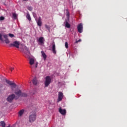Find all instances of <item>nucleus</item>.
I'll return each instance as SVG.
<instances>
[{"instance_id":"15","label":"nucleus","mask_w":127,"mask_h":127,"mask_svg":"<svg viewBox=\"0 0 127 127\" xmlns=\"http://www.w3.org/2000/svg\"><path fill=\"white\" fill-rule=\"evenodd\" d=\"M52 51L54 54H56V48L55 46V43L54 42L52 43Z\"/></svg>"},{"instance_id":"3","label":"nucleus","mask_w":127,"mask_h":127,"mask_svg":"<svg viewBox=\"0 0 127 127\" xmlns=\"http://www.w3.org/2000/svg\"><path fill=\"white\" fill-rule=\"evenodd\" d=\"M3 37L4 38V40H3V38H2V35H1V34H0V41H2V42H4L6 44H8V43H9V40H8V38H7V37H8V36L6 34H4L3 35Z\"/></svg>"},{"instance_id":"1","label":"nucleus","mask_w":127,"mask_h":127,"mask_svg":"<svg viewBox=\"0 0 127 127\" xmlns=\"http://www.w3.org/2000/svg\"><path fill=\"white\" fill-rule=\"evenodd\" d=\"M14 94L16 95V100H17L19 97H26L27 94L25 93H22L21 90L19 89H15L14 91Z\"/></svg>"},{"instance_id":"18","label":"nucleus","mask_w":127,"mask_h":127,"mask_svg":"<svg viewBox=\"0 0 127 127\" xmlns=\"http://www.w3.org/2000/svg\"><path fill=\"white\" fill-rule=\"evenodd\" d=\"M33 83L34 85H37V84L38 83V81H37V78H36V77H35L33 79Z\"/></svg>"},{"instance_id":"29","label":"nucleus","mask_w":127,"mask_h":127,"mask_svg":"<svg viewBox=\"0 0 127 127\" xmlns=\"http://www.w3.org/2000/svg\"><path fill=\"white\" fill-rule=\"evenodd\" d=\"M4 19V17L0 16V20H3Z\"/></svg>"},{"instance_id":"12","label":"nucleus","mask_w":127,"mask_h":127,"mask_svg":"<svg viewBox=\"0 0 127 127\" xmlns=\"http://www.w3.org/2000/svg\"><path fill=\"white\" fill-rule=\"evenodd\" d=\"M63 99V93L61 92H59L58 102H60L62 101Z\"/></svg>"},{"instance_id":"31","label":"nucleus","mask_w":127,"mask_h":127,"mask_svg":"<svg viewBox=\"0 0 127 127\" xmlns=\"http://www.w3.org/2000/svg\"><path fill=\"white\" fill-rule=\"evenodd\" d=\"M80 41H81V39H79L78 41H76V43H78V42H80Z\"/></svg>"},{"instance_id":"24","label":"nucleus","mask_w":127,"mask_h":127,"mask_svg":"<svg viewBox=\"0 0 127 127\" xmlns=\"http://www.w3.org/2000/svg\"><path fill=\"white\" fill-rule=\"evenodd\" d=\"M23 113H24V110H22L21 111H19V115L20 116H22V115H23Z\"/></svg>"},{"instance_id":"9","label":"nucleus","mask_w":127,"mask_h":127,"mask_svg":"<svg viewBox=\"0 0 127 127\" xmlns=\"http://www.w3.org/2000/svg\"><path fill=\"white\" fill-rule=\"evenodd\" d=\"M9 47H16V48H19V42L17 41H15L13 42L12 43H11L9 44Z\"/></svg>"},{"instance_id":"19","label":"nucleus","mask_w":127,"mask_h":127,"mask_svg":"<svg viewBox=\"0 0 127 127\" xmlns=\"http://www.w3.org/2000/svg\"><path fill=\"white\" fill-rule=\"evenodd\" d=\"M5 90V87L3 84H0V90L4 91Z\"/></svg>"},{"instance_id":"26","label":"nucleus","mask_w":127,"mask_h":127,"mask_svg":"<svg viewBox=\"0 0 127 127\" xmlns=\"http://www.w3.org/2000/svg\"><path fill=\"white\" fill-rule=\"evenodd\" d=\"M27 9L28 10H30V11H31L32 9H33V8H32L31 6H28Z\"/></svg>"},{"instance_id":"32","label":"nucleus","mask_w":127,"mask_h":127,"mask_svg":"<svg viewBox=\"0 0 127 127\" xmlns=\"http://www.w3.org/2000/svg\"><path fill=\"white\" fill-rule=\"evenodd\" d=\"M13 69H14V68H13V67H11V68H10V70H11V71H12V70H13Z\"/></svg>"},{"instance_id":"10","label":"nucleus","mask_w":127,"mask_h":127,"mask_svg":"<svg viewBox=\"0 0 127 127\" xmlns=\"http://www.w3.org/2000/svg\"><path fill=\"white\" fill-rule=\"evenodd\" d=\"M77 30L79 33H82L83 32V24L80 23L78 25Z\"/></svg>"},{"instance_id":"6","label":"nucleus","mask_w":127,"mask_h":127,"mask_svg":"<svg viewBox=\"0 0 127 127\" xmlns=\"http://www.w3.org/2000/svg\"><path fill=\"white\" fill-rule=\"evenodd\" d=\"M3 80H5L6 83L9 85L10 86V88L12 91H13L14 89H15L16 88V85L15 83L10 81V80H8L6 79H3Z\"/></svg>"},{"instance_id":"20","label":"nucleus","mask_w":127,"mask_h":127,"mask_svg":"<svg viewBox=\"0 0 127 127\" xmlns=\"http://www.w3.org/2000/svg\"><path fill=\"white\" fill-rule=\"evenodd\" d=\"M0 126L2 127H5V123L3 121H1L0 122Z\"/></svg>"},{"instance_id":"13","label":"nucleus","mask_w":127,"mask_h":127,"mask_svg":"<svg viewBox=\"0 0 127 127\" xmlns=\"http://www.w3.org/2000/svg\"><path fill=\"white\" fill-rule=\"evenodd\" d=\"M44 41H45L44 38L41 37L39 38V40H38L39 44L40 45L44 44Z\"/></svg>"},{"instance_id":"5","label":"nucleus","mask_w":127,"mask_h":127,"mask_svg":"<svg viewBox=\"0 0 127 127\" xmlns=\"http://www.w3.org/2000/svg\"><path fill=\"white\" fill-rule=\"evenodd\" d=\"M29 64L31 65L30 68H33V67L37 68L38 63L35 62V60L34 59L31 58L30 59Z\"/></svg>"},{"instance_id":"11","label":"nucleus","mask_w":127,"mask_h":127,"mask_svg":"<svg viewBox=\"0 0 127 127\" xmlns=\"http://www.w3.org/2000/svg\"><path fill=\"white\" fill-rule=\"evenodd\" d=\"M36 21L37 23V25L38 26H42V19H41V17H39L38 19H36Z\"/></svg>"},{"instance_id":"2","label":"nucleus","mask_w":127,"mask_h":127,"mask_svg":"<svg viewBox=\"0 0 127 127\" xmlns=\"http://www.w3.org/2000/svg\"><path fill=\"white\" fill-rule=\"evenodd\" d=\"M36 120V113L34 112H31L29 117V123H33L35 122Z\"/></svg>"},{"instance_id":"30","label":"nucleus","mask_w":127,"mask_h":127,"mask_svg":"<svg viewBox=\"0 0 127 127\" xmlns=\"http://www.w3.org/2000/svg\"><path fill=\"white\" fill-rule=\"evenodd\" d=\"M66 16H69V12L68 11V10H66Z\"/></svg>"},{"instance_id":"33","label":"nucleus","mask_w":127,"mask_h":127,"mask_svg":"<svg viewBox=\"0 0 127 127\" xmlns=\"http://www.w3.org/2000/svg\"><path fill=\"white\" fill-rule=\"evenodd\" d=\"M24 0V1H26V0Z\"/></svg>"},{"instance_id":"14","label":"nucleus","mask_w":127,"mask_h":127,"mask_svg":"<svg viewBox=\"0 0 127 127\" xmlns=\"http://www.w3.org/2000/svg\"><path fill=\"white\" fill-rule=\"evenodd\" d=\"M59 112L61 115H63V116H65V115H66V110L65 109H62L61 108H60Z\"/></svg>"},{"instance_id":"28","label":"nucleus","mask_w":127,"mask_h":127,"mask_svg":"<svg viewBox=\"0 0 127 127\" xmlns=\"http://www.w3.org/2000/svg\"><path fill=\"white\" fill-rule=\"evenodd\" d=\"M65 47L66 49L68 48V43L67 42L65 43Z\"/></svg>"},{"instance_id":"27","label":"nucleus","mask_w":127,"mask_h":127,"mask_svg":"<svg viewBox=\"0 0 127 127\" xmlns=\"http://www.w3.org/2000/svg\"><path fill=\"white\" fill-rule=\"evenodd\" d=\"M8 35L9 36V37H11V38H12V37H14V35L12 34H8Z\"/></svg>"},{"instance_id":"8","label":"nucleus","mask_w":127,"mask_h":127,"mask_svg":"<svg viewBox=\"0 0 127 127\" xmlns=\"http://www.w3.org/2000/svg\"><path fill=\"white\" fill-rule=\"evenodd\" d=\"M14 99H16V97L14 94H12L11 95H10L7 98V102H9V103H10V102H12V101L14 100Z\"/></svg>"},{"instance_id":"17","label":"nucleus","mask_w":127,"mask_h":127,"mask_svg":"<svg viewBox=\"0 0 127 127\" xmlns=\"http://www.w3.org/2000/svg\"><path fill=\"white\" fill-rule=\"evenodd\" d=\"M41 54H42V56L44 58V61H45V60H46V58H47V56L45 54V53H44V52H43V51L41 52Z\"/></svg>"},{"instance_id":"22","label":"nucleus","mask_w":127,"mask_h":127,"mask_svg":"<svg viewBox=\"0 0 127 127\" xmlns=\"http://www.w3.org/2000/svg\"><path fill=\"white\" fill-rule=\"evenodd\" d=\"M32 13H33V16L36 20V19H37V15H36V13L34 12H33Z\"/></svg>"},{"instance_id":"21","label":"nucleus","mask_w":127,"mask_h":127,"mask_svg":"<svg viewBox=\"0 0 127 127\" xmlns=\"http://www.w3.org/2000/svg\"><path fill=\"white\" fill-rule=\"evenodd\" d=\"M26 17L29 21L31 20V17H30V15L29 14V13H28L27 14Z\"/></svg>"},{"instance_id":"23","label":"nucleus","mask_w":127,"mask_h":127,"mask_svg":"<svg viewBox=\"0 0 127 127\" xmlns=\"http://www.w3.org/2000/svg\"><path fill=\"white\" fill-rule=\"evenodd\" d=\"M12 17L14 18V19H16L17 18V15L15 13L12 14Z\"/></svg>"},{"instance_id":"25","label":"nucleus","mask_w":127,"mask_h":127,"mask_svg":"<svg viewBox=\"0 0 127 127\" xmlns=\"http://www.w3.org/2000/svg\"><path fill=\"white\" fill-rule=\"evenodd\" d=\"M45 27L49 31H50V27L49 25H46Z\"/></svg>"},{"instance_id":"4","label":"nucleus","mask_w":127,"mask_h":127,"mask_svg":"<svg viewBox=\"0 0 127 127\" xmlns=\"http://www.w3.org/2000/svg\"><path fill=\"white\" fill-rule=\"evenodd\" d=\"M23 48V53H24V56L25 57H26V58L29 59V58H30V52H29V50L25 46H24Z\"/></svg>"},{"instance_id":"16","label":"nucleus","mask_w":127,"mask_h":127,"mask_svg":"<svg viewBox=\"0 0 127 127\" xmlns=\"http://www.w3.org/2000/svg\"><path fill=\"white\" fill-rule=\"evenodd\" d=\"M64 24H65V27H67V28H70V24L68 23L67 20L65 21V22H64Z\"/></svg>"},{"instance_id":"7","label":"nucleus","mask_w":127,"mask_h":127,"mask_svg":"<svg viewBox=\"0 0 127 127\" xmlns=\"http://www.w3.org/2000/svg\"><path fill=\"white\" fill-rule=\"evenodd\" d=\"M51 77L49 76H47L45 78V87H48L49 85L51 84L52 81Z\"/></svg>"}]
</instances>
